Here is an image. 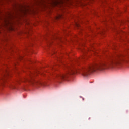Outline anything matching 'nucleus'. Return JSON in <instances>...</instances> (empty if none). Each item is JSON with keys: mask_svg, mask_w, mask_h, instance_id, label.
<instances>
[{"mask_svg": "<svg viewBox=\"0 0 129 129\" xmlns=\"http://www.w3.org/2000/svg\"><path fill=\"white\" fill-rule=\"evenodd\" d=\"M104 64H94L90 66L88 69L84 70L82 72L83 76H88L92 72H94L96 70H101L103 68Z\"/></svg>", "mask_w": 129, "mask_h": 129, "instance_id": "1", "label": "nucleus"}, {"mask_svg": "<svg viewBox=\"0 0 129 129\" xmlns=\"http://www.w3.org/2000/svg\"><path fill=\"white\" fill-rule=\"evenodd\" d=\"M77 27H79V25L78 24H76Z\"/></svg>", "mask_w": 129, "mask_h": 129, "instance_id": "9", "label": "nucleus"}, {"mask_svg": "<svg viewBox=\"0 0 129 129\" xmlns=\"http://www.w3.org/2000/svg\"><path fill=\"white\" fill-rule=\"evenodd\" d=\"M59 4H60V1L59 0H55L53 2V6H57Z\"/></svg>", "mask_w": 129, "mask_h": 129, "instance_id": "3", "label": "nucleus"}, {"mask_svg": "<svg viewBox=\"0 0 129 129\" xmlns=\"http://www.w3.org/2000/svg\"><path fill=\"white\" fill-rule=\"evenodd\" d=\"M59 76H60V77L62 78V79L65 78V77H67V76L65 75H59Z\"/></svg>", "mask_w": 129, "mask_h": 129, "instance_id": "5", "label": "nucleus"}, {"mask_svg": "<svg viewBox=\"0 0 129 129\" xmlns=\"http://www.w3.org/2000/svg\"><path fill=\"white\" fill-rule=\"evenodd\" d=\"M10 88H11L12 89H15V88H16V87H15V86L11 85L10 86Z\"/></svg>", "mask_w": 129, "mask_h": 129, "instance_id": "6", "label": "nucleus"}, {"mask_svg": "<svg viewBox=\"0 0 129 129\" xmlns=\"http://www.w3.org/2000/svg\"><path fill=\"white\" fill-rule=\"evenodd\" d=\"M89 51H91V49H89Z\"/></svg>", "mask_w": 129, "mask_h": 129, "instance_id": "10", "label": "nucleus"}, {"mask_svg": "<svg viewBox=\"0 0 129 129\" xmlns=\"http://www.w3.org/2000/svg\"><path fill=\"white\" fill-rule=\"evenodd\" d=\"M6 26L9 31H14V23L12 21H8L6 23Z\"/></svg>", "mask_w": 129, "mask_h": 129, "instance_id": "2", "label": "nucleus"}, {"mask_svg": "<svg viewBox=\"0 0 129 129\" xmlns=\"http://www.w3.org/2000/svg\"><path fill=\"white\" fill-rule=\"evenodd\" d=\"M61 18H62V15H59L58 16H57L56 20H59V19H61Z\"/></svg>", "mask_w": 129, "mask_h": 129, "instance_id": "4", "label": "nucleus"}, {"mask_svg": "<svg viewBox=\"0 0 129 129\" xmlns=\"http://www.w3.org/2000/svg\"><path fill=\"white\" fill-rule=\"evenodd\" d=\"M37 83H38V84H41V82H40V81H38V82H37Z\"/></svg>", "mask_w": 129, "mask_h": 129, "instance_id": "7", "label": "nucleus"}, {"mask_svg": "<svg viewBox=\"0 0 129 129\" xmlns=\"http://www.w3.org/2000/svg\"><path fill=\"white\" fill-rule=\"evenodd\" d=\"M69 74H75V73H69Z\"/></svg>", "mask_w": 129, "mask_h": 129, "instance_id": "8", "label": "nucleus"}]
</instances>
